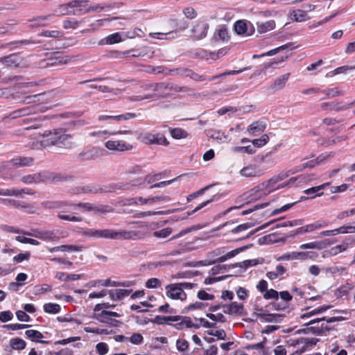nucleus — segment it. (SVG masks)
<instances>
[{"mask_svg": "<svg viewBox=\"0 0 355 355\" xmlns=\"http://www.w3.org/2000/svg\"><path fill=\"white\" fill-rule=\"evenodd\" d=\"M171 234V230L170 228H164L159 231L153 232V236L157 238H166Z\"/></svg>", "mask_w": 355, "mask_h": 355, "instance_id": "338daca9", "label": "nucleus"}, {"mask_svg": "<svg viewBox=\"0 0 355 355\" xmlns=\"http://www.w3.org/2000/svg\"><path fill=\"white\" fill-rule=\"evenodd\" d=\"M328 225V222L324 220H320L315 221L313 223L308 224L307 227L309 232H314L321 228L325 227Z\"/></svg>", "mask_w": 355, "mask_h": 355, "instance_id": "ea45409f", "label": "nucleus"}, {"mask_svg": "<svg viewBox=\"0 0 355 355\" xmlns=\"http://www.w3.org/2000/svg\"><path fill=\"white\" fill-rule=\"evenodd\" d=\"M44 110V106L41 105H35L33 106L27 107L23 109H20L17 111H16L14 114V117L17 116H21L28 115L29 114L36 112L37 111H43Z\"/></svg>", "mask_w": 355, "mask_h": 355, "instance_id": "5701e85b", "label": "nucleus"}, {"mask_svg": "<svg viewBox=\"0 0 355 355\" xmlns=\"http://www.w3.org/2000/svg\"><path fill=\"white\" fill-rule=\"evenodd\" d=\"M143 141L146 144H164L166 141V138L161 134H151L146 133L143 137Z\"/></svg>", "mask_w": 355, "mask_h": 355, "instance_id": "f3484780", "label": "nucleus"}, {"mask_svg": "<svg viewBox=\"0 0 355 355\" xmlns=\"http://www.w3.org/2000/svg\"><path fill=\"white\" fill-rule=\"evenodd\" d=\"M107 149L112 151L123 152L132 149V145L120 140H108L105 143Z\"/></svg>", "mask_w": 355, "mask_h": 355, "instance_id": "6e6552de", "label": "nucleus"}, {"mask_svg": "<svg viewBox=\"0 0 355 355\" xmlns=\"http://www.w3.org/2000/svg\"><path fill=\"white\" fill-rule=\"evenodd\" d=\"M130 292L131 290L118 288L110 290L108 293L112 300L118 301L124 297L129 295Z\"/></svg>", "mask_w": 355, "mask_h": 355, "instance_id": "bb28decb", "label": "nucleus"}, {"mask_svg": "<svg viewBox=\"0 0 355 355\" xmlns=\"http://www.w3.org/2000/svg\"><path fill=\"white\" fill-rule=\"evenodd\" d=\"M10 345L15 350H22L26 347V342L19 338H12L10 341Z\"/></svg>", "mask_w": 355, "mask_h": 355, "instance_id": "4c0bfd02", "label": "nucleus"}, {"mask_svg": "<svg viewBox=\"0 0 355 355\" xmlns=\"http://www.w3.org/2000/svg\"><path fill=\"white\" fill-rule=\"evenodd\" d=\"M291 19L297 22H302L307 19L309 17L306 15V11L304 10H294L291 12Z\"/></svg>", "mask_w": 355, "mask_h": 355, "instance_id": "2f4dec72", "label": "nucleus"}, {"mask_svg": "<svg viewBox=\"0 0 355 355\" xmlns=\"http://www.w3.org/2000/svg\"><path fill=\"white\" fill-rule=\"evenodd\" d=\"M33 159L30 157H16L12 159L9 163L17 167H24L32 164Z\"/></svg>", "mask_w": 355, "mask_h": 355, "instance_id": "412c9836", "label": "nucleus"}, {"mask_svg": "<svg viewBox=\"0 0 355 355\" xmlns=\"http://www.w3.org/2000/svg\"><path fill=\"white\" fill-rule=\"evenodd\" d=\"M166 96L165 94H147L145 96H141V95H135L131 96L128 98V100L130 102L134 101H140L143 100H158L161 97Z\"/></svg>", "mask_w": 355, "mask_h": 355, "instance_id": "a878e982", "label": "nucleus"}, {"mask_svg": "<svg viewBox=\"0 0 355 355\" xmlns=\"http://www.w3.org/2000/svg\"><path fill=\"white\" fill-rule=\"evenodd\" d=\"M26 336L29 338L33 342H38L40 343L48 344L49 341L42 340V338H44L43 334L39 331L30 329L26 330L25 331Z\"/></svg>", "mask_w": 355, "mask_h": 355, "instance_id": "c756f323", "label": "nucleus"}, {"mask_svg": "<svg viewBox=\"0 0 355 355\" xmlns=\"http://www.w3.org/2000/svg\"><path fill=\"white\" fill-rule=\"evenodd\" d=\"M300 248L301 250H306V249H322V245L321 242L319 241H313L308 243L302 244L300 246Z\"/></svg>", "mask_w": 355, "mask_h": 355, "instance_id": "4d7b16f0", "label": "nucleus"}, {"mask_svg": "<svg viewBox=\"0 0 355 355\" xmlns=\"http://www.w3.org/2000/svg\"><path fill=\"white\" fill-rule=\"evenodd\" d=\"M334 156H335L334 152L326 153L320 155L316 158V159H317L318 162L319 163V164H322L327 162V161H329V159H331V158H333Z\"/></svg>", "mask_w": 355, "mask_h": 355, "instance_id": "13d9d810", "label": "nucleus"}, {"mask_svg": "<svg viewBox=\"0 0 355 355\" xmlns=\"http://www.w3.org/2000/svg\"><path fill=\"white\" fill-rule=\"evenodd\" d=\"M259 317L263 318L265 322H278L280 321V319L282 318V316L279 314H268V315H264V314H260Z\"/></svg>", "mask_w": 355, "mask_h": 355, "instance_id": "6e6d98bb", "label": "nucleus"}, {"mask_svg": "<svg viewBox=\"0 0 355 355\" xmlns=\"http://www.w3.org/2000/svg\"><path fill=\"white\" fill-rule=\"evenodd\" d=\"M321 109L324 111H336L339 112L341 110H346L349 109V106L347 105H341L339 102H327L322 103L320 105Z\"/></svg>", "mask_w": 355, "mask_h": 355, "instance_id": "a211bd4d", "label": "nucleus"}, {"mask_svg": "<svg viewBox=\"0 0 355 355\" xmlns=\"http://www.w3.org/2000/svg\"><path fill=\"white\" fill-rule=\"evenodd\" d=\"M171 135L174 139H182L187 137V132L182 128H174L171 130Z\"/></svg>", "mask_w": 355, "mask_h": 355, "instance_id": "864d4df0", "label": "nucleus"}, {"mask_svg": "<svg viewBox=\"0 0 355 355\" xmlns=\"http://www.w3.org/2000/svg\"><path fill=\"white\" fill-rule=\"evenodd\" d=\"M83 249V246H77L73 245H62L60 246L53 247L49 248V251L50 252H55L58 251H74V252H81Z\"/></svg>", "mask_w": 355, "mask_h": 355, "instance_id": "c85d7f7f", "label": "nucleus"}, {"mask_svg": "<svg viewBox=\"0 0 355 355\" xmlns=\"http://www.w3.org/2000/svg\"><path fill=\"white\" fill-rule=\"evenodd\" d=\"M338 320H339L338 318H336V317H331V318H327L326 317H322L320 318L312 319V320H309L308 322H306L305 324V325L308 326V325H311V324H314L315 323H319L320 322H322V321H326L327 323H331V322L338 321Z\"/></svg>", "mask_w": 355, "mask_h": 355, "instance_id": "603ef678", "label": "nucleus"}, {"mask_svg": "<svg viewBox=\"0 0 355 355\" xmlns=\"http://www.w3.org/2000/svg\"><path fill=\"white\" fill-rule=\"evenodd\" d=\"M289 77L290 73H287L277 78L270 86V89L273 92H276L283 89Z\"/></svg>", "mask_w": 355, "mask_h": 355, "instance_id": "6ab92c4d", "label": "nucleus"}, {"mask_svg": "<svg viewBox=\"0 0 355 355\" xmlns=\"http://www.w3.org/2000/svg\"><path fill=\"white\" fill-rule=\"evenodd\" d=\"M166 288V295L171 299L184 300L187 297V294L178 284L168 285Z\"/></svg>", "mask_w": 355, "mask_h": 355, "instance_id": "9d476101", "label": "nucleus"}, {"mask_svg": "<svg viewBox=\"0 0 355 355\" xmlns=\"http://www.w3.org/2000/svg\"><path fill=\"white\" fill-rule=\"evenodd\" d=\"M53 16V15H48L36 17L31 20L34 22L32 26H45L46 22L52 19Z\"/></svg>", "mask_w": 355, "mask_h": 355, "instance_id": "58836bf2", "label": "nucleus"}, {"mask_svg": "<svg viewBox=\"0 0 355 355\" xmlns=\"http://www.w3.org/2000/svg\"><path fill=\"white\" fill-rule=\"evenodd\" d=\"M184 327H187V328L193 327V328L198 329V328H199V325L194 324L191 322V320L188 318H182L181 321L176 324V328L178 329H182Z\"/></svg>", "mask_w": 355, "mask_h": 355, "instance_id": "37998d69", "label": "nucleus"}, {"mask_svg": "<svg viewBox=\"0 0 355 355\" xmlns=\"http://www.w3.org/2000/svg\"><path fill=\"white\" fill-rule=\"evenodd\" d=\"M224 313L230 315L241 313L243 306L241 304H238L236 302L231 303L229 305H223Z\"/></svg>", "mask_w": 355, "mask_h": 355, "instance_id": "cd10ccee", "label": "nucleus"}, {"mask_svg": "<svg viewBox=\"0 0 355 355\" xmlns=\"http://www.w3.org/2000/svg\"><path fill=\"white\" fill-rule=\"evenodd\" d=\"M214 38L216 40L225 41L228 38L227 30L225 26H220L215 31Z\"/></svg>", "mask_w": 355, "mask_h": 355, "instance_id": "79ce46f5", "label": "nucleus"}, {"mask_svg": "<svg viewBox=\"0 0 355 355\" xmlns=\"http://www.w3.org/2000/svg\"><path fill=\"white\" fill-rule=\"evenodd\" d=\"M87 21L86 18L83 19L80 21L77 20L75 18H69L67 19L64 20L63 21V28L64 29H76L79 25Z\"/></svg>", "mask_w": 355, "mask_h": 355, "instance_id": "473e14b6", "label": "nucleus"}, {"mask_svg": "<svg viewBox=\"0 0 355 355\" xmlns=\"http://www.w3.org/2000/svg\"><path fill=\"white\" fill-rule=\"evenodd\" d=\"M130 204H135L137 205H144L146 204H152L153 202V197L144 198L142 197H135L130 199Z\"/></svg>", "mask_w": 355, "mask_h": 355, "instance_id": "de8ad7c7", "label": "nucleus"}, {"mask_svg": "<svg viewBox=\"0 0 355 355\" xmlns=\"http://www.w3.org/2000/svg\"><path fill=\"white\" fill-rule=\"evenodd\" d=\"M266 128V123L263 121H257L250 124L247 129L249 135L257 136L262 133Z\"/></svg>", "mask_w": 355, "mask_h": 355, "instance_id": "2eb2a0df", "label": "nucleus"}, {"mask_svg": "<svg viewBox=\"0 0 355 355\" xmlns=\"http://www.w3.org/2000/svg\"><path fill=\"white\" fill-rule=\"evenodd\" d=\"M169 22L171 24V26L174 31L168 32V33H150L151 37L157 39H164L165 37H159V35L166 36L168 35H171L170 38H175L177 37V33L180 31H183L188 27V23L185 21L178 20L175 19H170Z\"/></svg>", "mask_w": 355, "mask_h": 355, "instance_id": "20e7f679", "label": "nucleus"}, {"mask_svg": "<svg viewBox=\"0 0 355 355\" xmlns=\"http://www.w3.org/2000/svg\"><path fill=\"white\" fill-rule=\"evenodd\" d=\"M76 2H69L68 3L60 4L55 10V15H76L77 12L73 10V6L76 5Z\"/></svg>", "mask_w": 355, "mask_h": 355, "instance_id": "dca6fc26", "label": "nucleus"}, {"mask_svg": "<svg viewBox=\"0 0 355 355\" xmlns=\"http://www.w3.org/2000/svg\"><path fill=\"white\" fill-rule=\"evenodd\" d=\"M145 91L159 92L164 90H174L180 92L184 90V88L179 87L177 85H173L171 83H157L152 84H146L141 87Z\"/></svg>", "mask_w": 355, "mask_h": 355, "instance_id": "423d86ee", "label": "nucleus"}, {"mask_svg": "<svg viewBox=\"0 0 355 355\" xmlns=\"http://www.w3.org/2000/svg\"><path fill=\"white\" fill-rule=\"evenodd\" d=\"M285 272V268L282 265H278L276 266L275 270L268 272L266 276L268 279L273 280L282 275Z\"/></svg>", "mask_w": 355, "mask_h": 355, "instance_id": "e433bc0d", "label": "nucleus"}, {"mask_svg": "<svg viewBox=\"0 0 355 355\" xmlns=\"http://www.w3.org/2000/svg\"><path fill=\"white\" fill-rule=\"evenodd\" d=\"M16 240L21 243H29L33 245H39L40 242L33 239L27 238L22 236H16Z\"/></svg>", "mask_w": 355, "mask_h": 355, "instance_id": "680f3d73", "label": "nucleus"}, {"mask_svg": "<svg viewBox=\"0 0 355 355\" xmlns=\"http://www.w3.org/2000/svg\"><path fill=\"white\" fill-rule=\"evenodd\" d=\"M22 62L23 58L15 53L0 58V63L10 67H19Z\"/></svg>", "mask_w": 355, "mask_h": 355, "instance_id": "f8f14e48", "label": "nucleus"}, {"mask_svg": "<svg viewBox=\"0 0 355 355\" xmlns=\"http://www.w3.org/2000/svg\"><path fill=\"white\" fill-rule=\"evenodd\" d=\"M177 349L180 352L187 351L189 348V343L184 339H178L175 343Z\"/></svg>", "mask_w": 355, "mask_h": 355, "instance_id": "052dcab7", "label": "nucleus"}, {"mask_svg": "<svg viewBox=\"0 0 355 355\" xmlns=\"http://www.w3.org/2000/svg\"><path fill=\"white\" fill-rule=\"evenodd\" d=\"M60 306L58 304L46 303L44 305V311L46 313L55 314L60 312Z\"/></svg>", "mask_w": 355, "mask_h": 355, "instance_id": "a18cd8bd", "label": "nucleus"}, {"mask_svg": "<svg viewBox=\"0 0 355 355\" xmlns=\"http://www.w3.org/2000/svg\"><path fill=\"white\" fill-rule=\"evenodd\" d=\"M58 181L59 178L53 173L42 172L31 175H24L21 180L25 184H38L48 180Z\"/></svg>", "mask_w": 355, "mask_h": 355, "instance_id": "7ed1b4c3", "label": "nucleus"}, {"mask_svg": "<svg viewBox=\"0 0 355 355\" xmlns=\"http://www.w3.org/2000/svg\"><path fill=\"white\" fill-rule=\"evenodd\" d=\"M60 130H55L53 132H49L44 134V139L41 141L40 145L42 147L50 146H56L58 143V132Z\"/></svg>", "mask_w": 355, "mask_h": 355, "instance_id": "ddd939ff", "label": "nucleus"}, {"mask_svg": "<svg viewBox=\"0 0 355 355\" xmlns=\"http://www.w3.org/2000/svg\"><path fill=\"white\" fill-rule=\"evenodd\" d=\"M83 234L94 239H107L114 240H137L143 238L142 234L139 231H115L112 229H88Z\"/></svg>", "mask_w": 355, "mask_h": 355, "instance_id": "f257e3e1", "label": "nucleus"}, {"mask_svg": "<svg viewBox=\"0 0 355 355\" xmlns=\"http://www.w3.org/2000/svg\"><path fill=\"white\" fill-rule=\"evenodd\" d=\"M249 26H252L251 24H247L244 21H237L234 25V30L239 35H250L252 34V28L248 31Z\"/></svg>", "mask_w": 355, "mask_h": 355, "instance_id": "aec40b11", "label": "nucleus"}, {"mask_svg": "<svg viewBox=\"0 0 355 355\" xmlns=\"http://www.w3.org/2000/svg\"><path fill=\"white\" fill-rule=\"evenodd\" d=\"M119 134H131V130H123L117 132ZM116 132H111L107 130L94 131L89 133V137H97L101 139H105L110 135H115Z\"/></svg>", "mask_w": 355, "mask_h": 355, "instance_id": "7c9ffc66", "label": "nucleus"}, {"mask_svg": "<svg viewBox=\"0 0 355 355\" xmlns=\"http://www.w3.org/2000/svg\"><path fill=\"white\" fill-rule=\"evenodd\" d=\"M241 176L247 178H259L263 174V171L256 164H249L239 171Z\"/></svg>", "mask_w": 355, "mask_h": 355, "instance_id": "1a4fd4ad", "label": "nucleus"}, {"mask_svg": "<svg viewBox=\"0 0 355 355\" xmlns=\"http://www.w3.org/2000/svg\"><path fill=\"white\" fill-rule=\"evenodd\" d=\"M349 247V244L347 243H343L340 245H337L334 247H332L329 250V254L332 256H336L339 253L345 251Z\"/></svg>", "mask_w": 355, "mask_h": 355, "instance_id": "49530a36", "label": "nucleus"}, {"mask_svg": "<svg viewBox=\"0 0 355 355\" xmlns=\"http://www.w3.org/2000/svg\"><path fill=\"white\" fill-rule=\"evenodd\" d=\"M297 252H292L290 253H286L277 258V261H289L297 259Z\"/></svg>", "mask_w": 355, "mask_h": 355, "instance_id": "69168bd1", "label": "nucleus"}, {"mask_svg": "<svg viewBox=\"0 0 355 355\" xmlns=\"http://www.w3.org/2000/svg\"><path fill=\"white\" fill-rule=\"evenodd\" d=\"M106 44H113L116 43H119L120 42L124 41V38L123 37V35L121 33H115L108 35L106 38Z\"/></svg>", "mask_w": 355, "mask_h": 355, "instance_id": "a19ab883", "label": "nucleus"}, {"mask_svg": "<svg viewBox=\"0 0 355 355\" xmlns=\"http://www.w3.org/2000/svg\"><path fill=\"white\" fill-rule=\"evenodd\" d=\"M297 259L306 260L317 258L318 254L314 252H297Z\"/></svg>", "mask_w": 355, "mask_h": 355, "instance_id": "8fccbe9b", "label": "nucleus"}, {"mask_svg": "<svg viewBox=\"0 0 355 355\" xmlns=\"http://www.w3.org/2000/svg\"><path fill=\"white\" fill-rule=\"evenodd\" d=\"M76 193H104L103 185L100 184H89L80 186L76 188Z\"/></svg>", "mask_w": 355, "mask_h": 355, "instance_id": "4468645a", "label": "nucleus"}, {"mask_svg": "<svg viewBox=\"0 0 355 355\" xmlns=\"http://www.w3.org/2000/svg\"><path fill=\"white\" fill-rule=\"evenodd\" d=\"M275 26L274 21L270 20L266 22L257 23L258 31L261 33L272 30Z\"/></svg>", "mask_w": 355, "mask_h": 355, "instance_id": "c9c22d12", "label": "nucleus"}, {"mask_svg": "<svg viewBox=\"0 0 355 355\" xmlns=\"http://www.w3.org/2000/svg\"><path fill=\"white\" fill-rule=\"evenodd\" d=\"M161 281L157 278H150L146 282V287L148 288H157L161 286Z\"/></svg>", "mask_w": 355, "mask_h": 355, "instance_id": "0e129e2a", "label": "nucleus"}, {"mask_svg": "<svg viewBox=\"0 0 355 355\" xmlns=\"http://www.w3.org/2000/svg\"><path fill=\"white\" fill-rule=\"evenodd\" d=\"M234 153H246L252 155L255 153V150L251 146H236L233 148Z\"/></svg>", "mask_w": 355, "mask_h": 355, "instance_id": "bf43d9fd", "label": "nucleus"}, {"mask_svg": "<svg viewBox=\"0 0 355 355\" xmlns=\"http://www.w3.org/2000/svg\"><path fill=\"white\" fill-rule=\"evenodd\" d=\"M101 156V150L96 146L90 147L83 150L78 155L80 160H94Z\"/></svg>", "mask_w": 355, "mask_h": 355, "instance_id": "9b49d317", "label": "nucleus"}, {"mask_svg": "<svg viewBox=\"0 0 355 355\" xmlns=\"http://www.w3.org/2000/svg\"><path fill=\"white\" fill-rule=\"evenodd\" d=\"M72 2H76V5L73 6V10L77 12L76 15H80L85 12L86 8H88L86 1L83 0H74Z\"/></svg>", "mask_w": 355, "mask_h": 355, "instance_id": "f704fd0d", "label": "nucleus"}, {"mask_svg": "<svg viewBox=\"0 0 355 355\" xmlns=\"http://www.w3.org/2000/svg\"><path fill=\"white\" fill-rule=\"evenodd\" d=\"M336 235L338 234H347L355 232V226H342L334 229Z\"/></svg>", "mask_w": 355, "mask_h": 355, "instance_id": "e2e57ef3", "label": "nucleus"}, {"mask_svg": "<svg viewBox=\"0 0 355 355\" xmlns=\"http://www.w3.org/2000/svg\"><path fill=\"white\" fill-rule=\"evenodd\" d=\"M209 26L208 23L204 21H198L192 27L191 37L193 40H200L207 36Z\"/></svg>", "mask_w": 355, "mask_h": 355, "instance_id": "39448f33", "label": "nucleus"}, {"mask_svg": "<svg viewBox=\"0 0 355 355\" xmlns=\"http://www.w3.org/2000/svg\"><path fill=\"white\" fill-rule=\"evenodd\" d=\"M71 138V136L69 134H66L62 130H60V132H58V137L57 138L58 143L56 146L60 147L62 146H68L70 143L69 142V139Z\"/></svg>", "mask_w": 355, "mask_h": 355, "instance_id": "72a5a7b5", "label": "nucleus"}, {"mask_svg": "<svg viewBox=\"0 0 355 355\" xmlns=\"http://www.w3.org/2000/svg\"><path fill=\"white\" fill-rule=\"evenodd\" d=\"M269 141L268 135H263L260 138L252 141V144L257 148H260L266 145Z\"/></svg>", "mask_w": 355, "mask_h": 355, "instance_id": "5fc2aeb1", "label": "nucleus"}, {"mask_svg": "<svg viewBox=\"0 0 355 355\" xmlns=\"http://www.w3.org/2000/svg\"><path fill=\"white\" fill-rule=\"evenodd\" d=\"M130 187L129 184L119 182L116 184H112L109 185H103L104 193L116 192L119 190H126Z\"/></svg>", "mask_w": 355, "mask_h": 355, "instance_id": "393cba45", "label": "nucleus"}, {"mask_svg": "<svg viewBox=\"0 0 355 355\" xmlns=\"http://www.w3.org/2000/svg\"><path fill=\"white\" fill-rule=\"evenodd\" d=\"M329 329L330 328L324 323H322L320 326H314L307 328V330L315 334H321L323 332L328 331Z\"/></svg>", "mask_w": 355, "mask_h": 355, "instance_id": "09e8293b", "label": "nucleus"}, {"mask_svg": "<svg viewBox=\"0 0 355 355\" xmlns=\"http://www.w3.org/2000/svg\"><path fill=\"white\" fill-rule=\"evenodd\" d=\"M303 223L302 220H286L278 223L275 225V228L285 227H293L302 225Z\"/></svg>", "mask_w": 355, "mask_h": 355, "instance_id": "3c124183", "label": "nucleus"}, {"mask_svg": "<svg viewBox=\"0 0 355 355\" xmlns=\"http://www.w3.org/2000/svg\"><path fill=\"white\" fill-rule=\"evenodd\" d=\"M182 12L187 18L190 19H194L197 16L196 11L191 7L184 8Z\"/></svg>", "mask_w": 355, "mask_h": 355, "instance_id": "774afa93", "label": "nucleus"}, {"mask_svg": "<svg viewBox=\"0 0 355 355\" xmlns=\"http://www.w3.org/2000/svg\"><path fill=\"white\" fill-rule=\"evenodd\" d=\"M135 116L136 114L134 113H125L124 114L120 115H99L98 119L99 121L113 119L119 121L122 120H129L130 119L135 118Z\"/></svg>", "mask_w": 355, "mask_h": 355, "instance_id": "4be33fe9", "label": "nucleus"}, {"mask_svg": "<svg viewBox=\"0 0 355 355\" xmlns=\"http://www.w3.org/2000/svg\"><path fill=\"white\" fill-rule=\"evenodd\" d=\"M279 182L276 176H273L268 181L261 183L258 187H256L247 192L243 193L241 196L238 198V200L245 201L246 202L257 200L261 196V193H259L264 189L272 188L275 184Z\"/></svg>", "mask_w": 355, "mask_h": 355, "instance_id": "f03ea898", "label": "nucleus"}, {"mask_svg": "<svg viewBox=\"0 0 355 355\" xmlns=\"http://www.w3.org/2000/svg\"><path fill=\"white\" fill-rule=\"evenodd\" d=\"M36 238L44 241H58L60 239V231L58 230H35L34 234H32Z\"/></svg>", "mask_w": 355, "mask_h": 355, "instance_id": "0eeeda50", "label": "nucleus"}, {"mask_svg": "<svg viewBox=\"0 0 355 355\" xmlns=\"http://www.w3.org/2000/svg\"><path fill=\"white\" fill-rule=\"evenodd\" d=\"M258 263H259V261L257 259H249V260L243 261L240 263L230 265L228 267L229 268H236V267L248 268V267L256 266Z\"/></svg>", "mask_w": 355, "mask_h": 355, "instance_id": "c03bdc74", "label": "nucleus"}, {"mask_svg": "<svg viewBox=\"0 0 355 355\" xmlns=\"http://www.w3.org/2000/svg\"><path fill=\"white\" fill-rule=\"evenodd\" d=\"M113 317H121V315L114 311H102L95 315V318L101 322H108Z\"/></svg>", "mask_w": 355, "mask_h": 355, "instance_id": "b1692460", "label": "nucleus"}]
</instances>
